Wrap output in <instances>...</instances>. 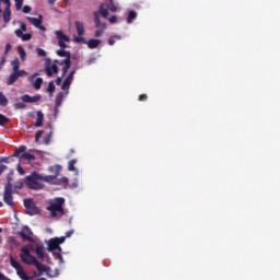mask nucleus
Instances as JSON below:
<instances>
[{
	"label": "nucleus",
	"instance_id": "21",
	"mask_svg": "<svg viewBox=\"0 0 280 280\" xmlns=\"http://www.w3.org/2000/svg\"><path fill=\"white\" fill-rule=\"evenodd\" d=\"M35 253L38 259H45V247L43 245L36 246Z\"/></svg>",
	"mask_w": 280,
	"mask_h": 280
},
{
	"label": "nucleus",
	"instance_id": "56",
	"mask_svg": "<svg viewBox=\"0 0 280 280\" xmlns=\"http://www.w3.org/2000/svg\"><path fill=\"white\" fill-rule=\"evenodd\" d=\"M109 23H117L116 15H113L112 18H109Z\"/></svg>",
	"mask_w": 280,
	"mask_h": 280
},
{
	"label": "nucleus",
	"instance_id": "38",
	"mask_svg": "<svg viewBox=\"0 0 280 280\" xmlns=\"http://www.w3.org/2000/svg\"><path fill=\"white\" fill-rule=\"evenodd\" d=\"M115 38H117L118 40H121V35H116V36L109 37L108 45H110V46L115 45Z\"/></svg>",
	"mask_w": 280,
	"mask_h": 280
},
{
	"label": "nucleus",
	"instance_id": "50",
	"mask_svg": "<svg viewBox=\"0 0 280 280\" xmlns=\"http://www.w3.org/2000/svg\"><path fill=\"white\" fill-rule=\"evenodd\" d=\"M12 50V45L11 44H7L5 45V49H4V54L8 55V52H10Z\"/></svg>",
	"mask_w": 280,
	"mask_h": 280
},
{
	"label": "nucleus",
	"instance_id": "14",
	"mask_svg": "<svg viewBox=\"0 0 280 280\" xmlns=\"http://www.w3.org/2000/svg\"><path fill=\"white\" fill-rule=\"evenodd\" d=\"M14 33H15V36H18V38H21L24 42L32 40V34L30 33L24 34L23 31L21 30H15Z\"/></svg>",
	"mask_w": 280,
	"mask_h": 280
},
{
	"label": "nucleus",
	"instance_id": "62",
	"mask_svg": "<svg viewBox=\"0 0 280 280\" xmlns=\"http://www.w3.org/2000/svg\"><path fill=\"white\" fill-rule=\"evenodd\" d=\"M47 2L49 3V5H54V3H56V0H47Z\"/></svg>",
	"mask_w": 280,
	"mask_h": 280
},
{
	"label": "nucleus",
	"instance_id": "8",
	"mask_svg": "<svg viewBox=\"0 0 280 280\" xmlns=\"http://www.w3.org/2000/svg\"><path fill=\"white\" fill-rule=\"evenodd\" d=\"M25 77H27V71L25 70L13 71L7 80V84L8 86H12V84H14V82H16L19 78H25Z\"/></svg>",
	"mask_w": 280,
	"mask_h": 280
},
{
	"label": "nucleus",
	"instance_id": "23",
	"mask_svg": "<svg viewBox=\"0 0 280 280\" xmlns=\"http://www.w3.org/2000/svg\"><path fill=\"white\" fill-rule=\"evenodd\" d=\"M21 161H36V156L32 153H23L21 156H20Z\"/></svg>",
	"mask_w": 280,
	"mask_h": 280
},
{
	"label": "nucleus",
	"instance_id": "42",
	"mask_svg": "<svg viewBox=\"0 0 280 280\" xmlns=\"http://www.w3.org/2000/svg\"><path fill=\"white\" fill-rule=\"evenodd\" d=\"M44 132L45 131H43V130H39V131L36 132V135H35V143H38V141H40V137H43Z\"/></svg>",
	"mask_w": 280,
	"mask_h": 280
},
{
	"label": "nucleus",
	"instance_id": "7",
	"mask_svg": "<svg viewBox=\"0 0 280 280\" xmlns=\"http://www.w3.org/2000/svg\"><path fill=\"white\" fill-rule=\"evenodd\" d=\"M75 30L79 37H74V43H80L81 45H86V39H84V24L80 21L74 22Z\"/></svg>",
	"mask_w": 280,
	"mask_h": 280
},
{
	"label": "nucleus",
	"instance_id": "40",
	"mask_svg": "<svg viewBox=\"0 0 280 280\" xmlns=\"http://www.w3.org/2000/svg\"><path fill=\"white\" fill-rule=\"evenodd\" d=\"M47 91H48V93H54V91H56V85L54 84V81H50L48 83Z\"/></svg>",
	"mask_w": 280,
	"mask_h": 280
},
{
	"label": "nucleus",
	"instance_id": "35",
	"mask_svg": "<svg viewBox=\"0 0 280 280\" xmlns=\"http://www.w3.org/2000/svg\"><path fill=\"white\" fill-rule=\"evenodd\" d=\"M0 106H8V97L3 92H0Z\"/></svg>",
	"mask_w": 280,
	"mask_h": 280
},
{
	"label": "nucleus",
	"instance_id": "1",
	"mask_svg": "<svg viewBox=\"0 0 280 280\" xmlns=\"http://www.w3.org/2000/svg\"><path fill=\"white\" fill-rule=\"evenodd\" d=\"M54 183L56 180V176L54 175H46L43 176L38 174L37 172H33L31 175L26 176V186L28 189H43L45 187L43 183Z\"/></svg>",
	"mask_w": 280,
	"mask_h": 280
},
{
	"label": "nucleus",
	"instance_id": "30",
	"mask_svg": "<svg viewBox=\"0 0 280 280\" xmlns=\"http://www.w3.org/2000/svg\"><path fill=\"white\" fill-rule=\"evenodd\" d=\"M78 163V160L72 159L68 163V171L69 172H75V164Z\"/></svg>",
	"mask_w": 280,
	"mask_h": 280
},
{
	"label": "nucleus",
	"instance_id": "20",
	"mask_svg": "<svg viewBox=\"0 0 280 280\" xmlns=\"http://www.w3.org/2000/svg\"><path fill=\"white\" fill-rule=\"evenodd\" d=\"M44 119H45V115L43 114V112H37V118L34 124L35 128H40V126H43Z\"/></svg>",
	"mask_w": 280,
	"mask_h": 280
},
{
	"label": "nucleus",
	"instance_id": "25",
	"mask_svg": "<svg viewBox=\"0 0 280 280\" xmlns=\"http://www.w3.org/2000/svg\"><path fill=\"white\" fill-rule=\"evenodd\" d=\"M25 150H27V147L21 145L13 154V156H16L18 159H21V155L25 154Z\"/></svg>",
	"mask_w": 280,
	"mask_h": 280
},
{
	"label": "nucleus",
	"instance_id": "63",
	"mask_svg": "<svg viewBox=\"0 0 280 280\" xmlns=\"http://www.w3.org/2000/svg\"><path fill=\"white\" fill-rule=\"evenodd\" d=\"M3 14V10L1 9L0 7V19H1V15Z\"/></svg>",
	"mask_w": 280,
	"mask_h": 280
},
{
	"label": "nucleus",
	"instance_id": "43",
	"mask_svg": "<svg viewBox=\"0 0 280 280\" xmlns=\"http://www.w3.org/2000/svg\"><path fill=\"white\" fill-rule=\"evenodd\" d=\"M37 56H39L40 58H45V56H47V52L43 48H37Z\"/></svg>",
	"mask_w": 280,
	"mask_h": 280
},
{
	"label": "nucleus",
	"instance_id": "37",
	"mask_svg": "<svg viewBox=\"0 0 280 280\" xmlns=\"http://www.w3.org/2000/svg\"><path fill=\"white\" fill-rule=\"evenodd\" d=\"M10 122V118L5 117V115L0 114V126H5V124Z\"/></svg>",
	"mask_w": 280,
	"mask_h": 280
},
{
	"label": "nucleus",
	"instance_id": "49",
	"mask_svg": "<svg viewBox=\"0 0 280 280\" xmlns=\"http://www.w3.org/2000/svg\"><path fill=\"white\" fill-rule=\"evenodd\" d=\"M148 101V94H141L139 96V102H147Z\"/></svg>",
	"mask_w": 280,
	"mask_h": 280
},
{
	"label": "nucleus",
	"instance_id": "39",
	"mask_svg": "<svg viewBox=\"0 0 280 280\" xmlns=\"http://www.w3.org/2000/svg\"><path fill=\"white\" fill-rule=\"evenodd\" d=\"M25 104H26L25 102L15 103L14 108H16V110L26 108L27 105Z\"/></svg>",
	"mask_w": 280,
	"mask_h": 280
},
{
	"label": "nucleus",
	"instance_id": "10",
	"mask_svg": "<svg viewBox=\"0 0 280 280\" xmlns=\"http://www.w3.org/2000/svg\"><path fill=\"white\" fill-rule=\"evenodd\" d=\"M24 232H20V236L24 242H34V238L30 235H33L32 230L28 226L23 228Z\"/></svg>",
	"mask_w": 280,
	"mask_h": 280
},
{
	"label": "nucleus",
	"instance_id": "53",
	"mask_svg": "<svg viewBox=\"0 0 280 280\" xmlns=\"http://www.w3.org/2000/svg\"><path fill=\"white\" fill-rule=\"evenodd\" d=\"M18 172H19V174H21V176H23L25 174V170H23L21 167V164L18 165Z\"/></svg>",
	"mask_w": 280,
	"mask_h": 280
},
{
	"label": "nucleus",
	"instance_id": "33",
	"mask_svg": "<svg viewBox=\"0 0 280 280\" xmlns=\"http://www.w3.org/2000/svg\"><path fill=\"white\" fill-rule=\"evenodd\" d=\"M137 19V13L135 11H129L128 16H127V23H132Z\"/></svg>",
	"mask_w": 280,
	"mask_h": 280
},
{
	"label": "nucleus",
	"instance_id": "24",
	"mask_svg": "<svg viewBox=\"0 0 280 280\" xmlns=\"http://www.w3.org/2000/svg\"><path fill=\"white\" fill-rule=\"evenodd\" d=\"M11 67L13 71H21V61H19V58L11 61Z\"/></svg>",
	"mask_w": 280,
	"mask_h": 280
},
{
	"label": "nucleus",
	"instance_id": "32",
	"mask_svg": "<svg viewBox=\"0 0 280 280\" xmlns=\"http://www.w3.org/2000/svg\"><path fill=\"white\" fill-rule=\"evenodd\" d=\"M33 86L36 91H39L40 86H43V78H37L33 83Z\"/></svg>",
	"mask_w": 280,
	"mask_h": 280
},
{
	"label": "nucleus",
	"instance_id": "52",
	"mask_svg": "<svg viewBox=\"0 0 280 280\" xmlns=\"http://www.w3.org/2000/svg\"><path fill=\"white\" fill-rule=\"evenodd\" d=\"M20 30L22 33L27 32V25H25V23H21Z\"/></svg>",
	"mask_w": 280,
	"mask_h": 280
},
{
	"label": "nucleus",
	"instance_id": "2",
	"mask_svg": "<svg viewBox=\"0 0 280 280\" xmlns=\"http://www.w3.org/2000/svg\"><path fill=\"white\" fill-rule=\"evenodd\" d=\"M65 198L57 197L50 205L46 208L50 212L51 218H60L65 215Z\"/></svg>",
	"mask_w": 280,
	"mask_h": 280
},
{
	"label": "nucleus",
	"instance_id": "13",
	"mask_svg": "<svg viewBox=\"0 0 280 280\" xmlns=\"http://www.w3.org/2000/svg\"><path fill=\"white\" fill-rule=\"evenodd\" d=\"M59 65H62V74H61V78H65L69 71V69H71V60L69 59H63Z\"/></svg>",
	"mask_w": 280,
	"mask_h": 280
},
{
	"label": "nucleus",
	"instance_id": "58",
	"mask_svg": "<svg viewBox=\"0 0 280 280\" xmlns=\"http://www.w3.org/2000/svg\"><path fill=\"white\" fill-rule=\"evenodd\" d=\"M9 242L11 244H16V238L14 236H12V237L9 238Z\"/></svg>",
	"mask_w": 280,
	"mask_h": 280
},
{
	"label": "nucleus",
	"instance_id": "22",
	"mask_svg": "<svg viewBox=\"0 0 280 280\" xmlns=\"http://www.w3.org/2000/svg\"><path fill=\"white\" fill-rule=\"evenodd\" d=\"M34 266L37 268L38 272H48V270H51L50 267H47V266L38 262V260H36Z\"/></svg>",
	"mask_w": 280,
	"mask_h": 280
},
{
	"label": "nucleus",
	"instance_id": "51",
	"mask_svg": "<svg viewBox=\"0 0 280 280\" xmlns=\"http://www.w3.org/2000/svg\"><path fill=\"white\" fill-rule=\"evenodd\" d=\"M102 34H104V31L97 30V31H95L94 36H95L96 38H100V36H102Z\"/></svg>",
	"mask_w": 280,
	"mask_h": 280
},
{
	"label": "nucleus",
	"instance_id": "5",
	"mask_svg": "<svg viewBox=\"0 0 280 280\" xmlns=\"http://www.w3.org/2000/svg\"><path fill=\"white\" fill-rule=\"evenodd\" d=\"M24 207L27 215H38L40 213V209L36 207L34 199H24Z\"/></svg>",
	"mask_w": 280,
	"mask_h": 280
},
{
	"label": "nucleus",
	"instance_id": "41",
	"mask_svg": "<svg viewBox=\"0 0 280 280\" xmlns=\"http://www.w3.org/2000/svg\"><path fill=\"white\" fill-rule=\"evenodd\" d=\"M51 143V131L44 138V144L49 145Z\"/></svg>",
	"mask_w": 280,
	"mask_h": 280
},
{
	"label": "nucleus",
	"instance_id": "27",
	"mask_svg": "<svg viewBox=\"0 0 280 280\" xmlns=\"http://www.w3.org/2000/svg\"><path fill=\"white\" fill-rule=\"evenodd\" d=\"M4 23H10V16H12V11L10 9H4L2 13Z\"/></svg>",
	"mask_w": 280,
	"mask_h": 280
},
{
	"label": "nucleus",
	"instance_id": "36",
	"mask_svg": "<svg viewBox=\"0 0 280 280\" xmlns=\"http://www.w3.org/2000/svg\"><path fill=\"white\" fill-rule=\"evenodd\" d=\"M107 8L108 10H110V12H117V5H115V2H113V0H108Z\"/></svg>",
	"mask_w": 280,
	"mask_h": 280
},
{
	"label": "nucleus",
	"instance_id": "57",
	"mask_svg": "<svg viewBox=\"0 0 280 280\" xmlns=\"http://www.w3.org/2000/svg\"><path fill=\"white\" fill-rule=\"evenodd\" d=\"M73 235V230H70L66 233V237H71Z\"/></svg>",
	"mask_w": 280,
	"mask_h": 280
},
{
	"label": "nucleus",
	"instance_id": "16",
	"mask_svg": "<svg viewBox=\"0 0 280 280\" xmlns=\"http://www.w3.org/2000/svg\"><path fill=\"white\" fill-rule=\"evenodd\" d=\"M26 19L35 27H40V25H43V15H39V19L30 16H27Z\"/></svg>",
	"mask_w": 280,
	"mask_h": 280
},
{
	"label": "nucleus",
	"instance_id": "45",
	"mask_svg": "<svg viewBox=\"0 0 280 280\" xmlns=\"http://www.w3.org/2000/svg\"><path fill=\"white\" fill-rule=\"evenodd\" d=\"M73 75H75V70L70 71L66 80L73 82Z\"/></svg>",
	"mask_w": 280,
	"mask_h": 280
},
{
	"label": "nucleus",
	"instance_id": "6",
	"mask_svg": "<svg viewBox=\"0 0 280 280\" xmlns=\"http://www.w3.org/2000/svg\"><path fill=\"white\" fill-rule=\"evenodd\" d=\"M3 202H5L8 207H12L14 205V197L12 196V183L10 182L4 186Z\"/></svg>",
	"mask_w": 280,
	"mask_h": 280
},
{
	"label": "nucleus",
	"instance_id": "4",
	"mask_svg": "<svg viewBox=\"0 0 280 280\" xmlns=\"http://www.w3.org/2000/svg\"><path fill=\"white\" fill-rule=\"evenodd\" d=\"M20 258L22 259L23 264H26L27 266H34L37 261L35 256H32L30 253V247L24 246L21 248Z\"/></svg>",
	"mask_w": 280,
	"mask_h": 280
},
{
	"label": "nucleus",
	"instance_id": "12",
	"mask_svg": "<svg viewBox=\"0 0 280 280\" xmlns=\"http://www.w3.org/2000/svg\"><path fill=\"white\" fill-rule=\"evenodd\" d=\"M45 73L48 78H51V75L58 73V66L56 63H52L51 66H46L45 67Z\"/></svg>",
	"mask_w": 280,
	"mask_h": 280
},
{
	"label": "nucleus",
	"instance_id": "46",
	"mask_svg": "<svg viewBox=\"0 0 280 280\" xmlns=\"http://www.w3.org/2000/svg\"><path fill=\"white\" fill-rule=\"evenodd\" d=\"M16 10H21L23 8V0H15Z\"/></svg>",
	"mask_w": 280,
	"mask_h": 280
},
{
	"label": "nucleus",
	"instance_id": "9",
	"mask_svg": "<svg viewBox=\"0 0 280 280\" xmlns=\"http://www.w3.org/2000/svg\"><path fill=\"white\" fill-rule=\"evenodd\" d=\"M55 36L60 49H67V43H70L69 36L65 35L62 31H56Z\"/></svg>",
	"mask_w": 280,
	"mask_h": 280
},
{
	"label": "nucleus",
	"instance_id": "55",
	"mask_svg": "<svg viewBox=\"0 0 280 280\" xmlns=\"http://www.w3.org/2000/svg\"><path fill=\"white\" fill-rule=\"evenodd\" d=\"M5 170H8V166L0 165V176H1V174H3V172H5Z\"/></svg>",
	"mask_w": 280,
	"mask_h": 280
},
{
	"label": "nucleus",
	"instance_id": "54",
	"mask_svg": "<svg viewBox=\"0 0 280 280\" xmlns=\"http://www.w3.org/2000/svg\"><path fill=\"white\" fill-rule=\"evenodd\" d=\"M62 78H63V77H58V78H57V80H56L57 86H60V84H62Z\"/></svg>",
	"mask_w": 280,
	"mask_h": 280
},
{
	"label": "nucleus",
	"instance_id": "64",
	"mask_svg": "<svg viewBox=\"0 0 280 280\" xmlns=\"http://www.w3.org/2000/svg\"><path fill=\"white\" fill-rule=\"evenodd\" d=\"M0 207H3V202L0 201Z\"/></svg>",
	"mask_w": 280,
	"mask_h": 280
},
{
	"label": "nucleus",
	"instance_id": "44",
	"mask_svg": "<svg viewBox=\"0 0 280 280\" xmlns=\"http://www.w3.org/2000/svg\"><path fill=\"white\" fill-rule=\"evenodd\" d=\"M1 3L5 4L4 9H10L12 8V2H10V0H0V8H1Z\"/></svg>",
	"mask_w": 280,
	"mask_h": 280
},
{
	"label": "nucleus",
	"instance_id": "29",
	"mask_svg": "<svg viewBox=\"0 0 280 280\" xmlns=\"http://www.w3.org/2000/svg\"><path fill=\"white\" fill-rule=\"evenodd\" d=\"M71 82L68 79H65V81L61 84V90L67 91L66 93L69 94V89L71 88Z\"/></svg>",
	"mask_w": 280,
	"mask_h": 280
},
{
	"label": "nucleus",
	"instance_id": "17",
	"mask_svg": "<svg viewBox=\"0 0 280 280\" xmlns=\"http://www.w3.org/2000/svg\"><path fill=\"white\" fill-rule=\"evenodd\" d=\"M48 250L54 253V250H60V245L57 243L56 238H51L48 242Z\"/></svg>",
	"mask_w": 280,
	"mask_h": 280
},
{
	"label": "nucleus",
	"instance_id": "26",
	"mask_svg": "<svg viewBox=\"0 0 280 280\" xmlns=\"http://www.w3.org/2000/svg\"><path fill=\"white\" fill-rule=\"evenodd\" d=\"M62 100H65V93L60 92L59 94H57L56 96V107L58 108L59 106H62Z\"/></svg>",
	"mask_w": 280,
	"mask_h": 280
},
{
	"label": "nucleus",
	"instance_id": "31",
	"mask_svg": "<svg viewBox=\"0 0 280 280\" xmlns=\"http://www.w3.org/2000/svg\"><path fill=\"white\" fill-rule=\"evenodd\" d=\"M98 13L101 14V16H103V19L108 18V9H105L104 4H101Z\"/></svg>",
	"mask_w": 280,
	"mask_h": 280
},
{
	"label": "nucleus",
	"instance_id": "3",
	"mask_svg": "<svg viewBox=\"0 0 280 280\" xmlns=\"http://www.w3.org/2000/svg\"><path fill=\"white\" fill-rule=\"evenodd\" d=\"M10 264H11L12 268H14V270H16V275H18V277H20V279L34 280V277L27 276V273L23 269V266H21V264H19V261H16V259H14V257H12V256H10Z\"/></svg>",
	"mask_w": 280,
	"mask_h": 280
},
{
	"label": "nucleus",
	"instance_id": "59",
	"mask_svg": "<svg viewBox=\"0 0 280 280\" xmlns=\"http://www.w3.org/2000/svg\"><path fill=\"white\" fill-rule=\"evenodd\" d=\"M3 65H5V57H1L0 60V67H3Z\"/></svg>",
	"mask_w": 280,
	"mask_h": 280
},
{
	"label": "nucleus",
	"instance_id": "19",
	"mask_svg": "<svg viewBox=\"0 0 280 280\" xmlns=\"http://www.w3.org/2000/svg\"><path fill=\"white\" fill-rule=\"evenodd\" d=\"M94 22H95V27H98L101 30H106V23H102L100 20V13L94 12Z\"/></svg>",
	"mask_w": 280,
	"mask_h": 280
},
{
	"label": "nucleus",
	"instance_id": "18",
	"mask_svg": "<svg viewBox=\"0 0 280 280\" xmlns=\"http://www.w3.org/2000/svg\"><path fill=\"white\" fill-rule=\"evenodd\" d=\"M67 48H60L56 51L57 56L60 58H66V60H71V52L66 50Z\"/></svg>",
	"mask_w": 280,
	"mask_h": 280
},
{
	"label": "nucleus",
	"instance_id": "15",
	"mask_svg": "<svg viewBox=\"0 0 280 280\" xmlns=\"http://www.w3.org/2000/svg\"><path fill=\"white\" fill-rule=\"evenodd\" d=\"M85 45H88L89 49H97L100 45H102L101 39H89Z\"/></svg>",
	"mask_w": 280,
	"mask_h": 280
},
{
	"label": "nucleus",
	"instance_id": "34",
	"mask_svg": "<svg viewBox=\"0 0 280 280\" xmlns=\"http://www.w3.org/2000/svg\"><path fill=\"white\" fill-rule=\"evenodd\" d=\"M47 277H49L50 279H54V277H58L60 275V270L55 269V271L52 272L51 269L46 271Z\"/></svg>",
	"mask_w": 280,
	"mask_h": 280
},
{
	"label": "nucleus",
	"instance_id": "60",
	"mask_svg": "<svg viewBox=\"0 0 280 280\" xmlns=\"http://www.w3.org/2000/svg\"><path fill=\"white\" fill-rule=\"evenodd\" d=\"M0 163H8V158H2V159L0 160Z\"/></svg>",
	"mask_w": 280,
	"mask_h": 280
},
{
	"label": "nucleus",
	"instance_id": "61",
	"mask_svg": "<svg viewBox=\"0 0 280 280\" xmlns=\"http://www.w3.org/2000/svg\"><path fill=\"white\" fill-rule=\"evenodd\" d=\"M38 30H42V32H45V26H43V24H40V26H37Z\"/></svg>",
	"mask_w": 280,
	"mask_h": 280
},
{
	"label": "nucleus",
	"instance_id": "11",
	"mask_svg": "<svg viewBox=\"0 0 280 280\" xmlns=\"http://www.w3.org/2000/svg\"><path fill=\"white\" fill-rule=\"evenodd\" d=\"M21 100L26 104H36V102H40V95L30 96L28 94H25L21 97Z\"/></svg>",
	"mask_w": 280,
	"mask_h": 280
},
{
	"label": "nucleus",
	"instance_id": "48",
	"mask_svg": "<svg viewBox=\"0 0 280 280\" xmlns=\"http://www.w3.org/2000/svg\"><path fill=\"white\" fill-rule=\"evenodd\" d=\"M65 240L66 237L65 236H61V237H55V241H57L58 245L60 246V244H65Z\"/></svg>",
	"mask_w": 280,
	"mask_h": 280
},
{
	"label": "nucleus",
	"instance_id": "47",
	"mask_svg": "<svg viewBox=\"0 0 280 280\" xmlns=\"http://www.w3.org/2000/svg\"><path fill=\"white\" fill-rule=\"evenodd\" d=\"M22 12H23L24 14H30V13L32 12V7L25 5V7L23 8Z\"/></svg>",
	"mask_w": 280,
	"mask_h": 280
},
{
	"label": "nucleus",
	"instance_id": "28",
	"mask_svg": "<svg viewBox=\"0 0 280 280\" xmlns=\"http://www.w3.org/2000/svg\"><path fill=\"white\" fill-rule=\"evenodd\" d=\"M18 54L22 61H25V58H27V52H25V48L23 46L18 47Z\"/></svg>",
	"mask_w": 280,
	"mask_h": 280
}]
</instances>
